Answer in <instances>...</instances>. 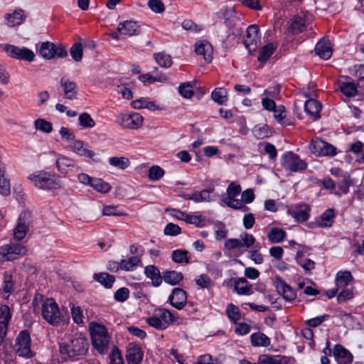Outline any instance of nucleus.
Masks as SVG:
<instances>
[{"label": "nucleus", "instance_id": "obj_1", "mask_svg": "<svg viewBox=\"0 0 364 364\" xmlns=\"http://www.w3.org/2000/svg\"><path fill=\"white\" fill-rule=\"evenodd\" d=\"M88 348L89 343L85 337L78 336L68 343H60L59 352L63 360H75L85 356Z\"/></svg>", "mask_w": 364, "mask_h": 364}, {"label": "nucleus", "instance_id": "obj_2", "mask_svg": "<svg viewBox=\"0 0 364 364\" xmlns=\"http://www.w3.org/2000/svg\"><path fill=\"white\" fill-rule=\"evenodd\" d=\"M33 185L42 190H56L62 188L61 181L54 174L43 171H38L28 176Z\"/></svg>", "mask_w": 364, "mask_h": 364}, {"label": "nucleus", "instance_id": "obj_3", "mask_svg": "<svg viewBox=\"0 0 364 364\" xmlns=\"http://www.w3.org/2000/svg\"><path fill=\"white\" fill-rule=\"evenodd\" d=\"M90 332L93 347L100 353L105 354L108 351L109 336L107 328L99 323H92Z\"/></svg>", "mask_w": 364, "mask_h": 364}, {"label": "nucleus", "instance_id": "obj_4", "mask_svg": "<svg viewBox=\"0 0 364 364\" xmlns=\"http://www.w3.org/2000/svg\"><path fill=\"white\" fill-rule=\"evenodd\" d=\"M41 314L43 318L50 325H58L61 319L58 305L53 298L46 299L42 304Z\"/></svg>", "mask_w": 364, "mask_h": 364}, {"label": "nucleus", "instance_id": "obj_5", "mask_svg": "<svg viewBox=\"0 0 364 364\" xmlns=\"http://www.w3.org/2000/svg\"><path fill=\"white\" fill-rule=\"evenodd\" d=\"M31 339L28 330H23L19 332L15 340L16 352L18 356L31 358L34 353L31 349Z\"/></svg>", "mask_w": 364, "mask_h": 364}, {"label": "nucleus", "instance_id": "obj_6", "mask_svg": "<svg viewBox=\"0 0 364 364\" xmlns=\"http://www.w3.org/2000/svg\"><path fill=\"white\" fill-rule=\"evenodd\" d=\"M27 249L19 243L6 244L0 247V262L5 261H13L19 256L26 254Z\"/></svg>", "mask_w": 364, "mask_h": 364}, {"label": "nucleus", "instance_id": "obj_7", "mask_svg": "<svg viewBox=\"0 0 364 364\" xmlns=\"http://www.w3.org/2000/svg\"><path fill=\"white\" fill-rule=\"evenodd\" d=\"M4 50L10 57L17 60L31 62L35 58L34 53L27 48H19L14 45L6 44Z\"/></svg>", "mask_w": 364, "mask_h": 364}, {"label": "nucleus", "instance_id": "obj_8", "mask_svg": "<svg viewBox=\"0 0 364 364\" xmlns=\"http://www.w3.org/2000/svg\"><path fill=\"white\" fill-rule=\"evenodd\" d=\"M282 165L285 168L293 172L305 170L307 167V164L291 151L284 154Z\"/></svg>", "mask_w": 364, "mask_h": 364}, {"label": "nucleus", "instance_id": "obj_9", "mask_svg": "<svg viewBox=\"0 0 364 364\" xmlns=\"http://www.w3.org/2000/svg\"><path fill=\"white\" fill-rule=\"evenodd\" d=\"M259 31V27L256 24L251 25L247 28L244 44L250 53L256 50L258 46L260 44Z\"/></svg>", "mask_w": 364, "mask_h": 364}, {"label": "nucleus", "instance_id": "obj_10", "mask_svg": "<svg viewBox=\"0 0 364 364\" xmlns=\"http://www.w3.org/2000/svg\"><path fill=\"white\" fill-rule=\"evenodd\" d=\"M311 208L306 203H299L287 210V214L297 222L304 223L309 218Z\"/></svg>", "mask_w": 364, "mask_h": 364}, {"label": "nucleus", "instance_id": "obj_11", "mask_svg": "<svg viewBox=\"0 0 364 364\" xmlns=\"http://www.w3.org/2000/svg\"><path fill=\"white\" fill-rule=\"evenodd\" d=\"M30 214L23 212L20 214L17 225L14 230V238L17 240L23 239L27 233L29 226Z\"/></svg>", "mask_w": 364, "mask_h": 364}, {"label": "nucleus", "instance_id": "obj_12", "mask_svg": "<svg viewBox=\"0 0 364 364\" xmlns=\"http://www.w3.org/2000/svg\"><path fill=\"white\" fill-rule=\"evenodd\" d=\"M311 149L317 155L334 156L336 154V147L321 139L313 141L311 144Z\"/></svg>", "mask_w": 364, "mask_h": 364}, {"label": "nucleus", "instance_id": "obj_13", "mask_svg": "<svg viewBox=\"0 0 364 364\" xmlns=\"http://www.w3.org/2000/svg\"><path fill=\"white\" fill-rule=\"evenodd\" d=\"M143 357L144 352L139 345L134 343H129L126 352V359L128 364H140Z\"/></svg>", "mask_w": 364, "mask_h": 364}, {"label": "nucleus", "instance_id": "obj_14", "mask_svg": "<svg viewBox=\"0 0 364 364\" xmlns=\"http://www.w3.org/2000/svg\"><path fill=\"white\" fill-rule=\"evenodd\" d=\"M168 301L174 308L182 309L187 304L186 292L181 288H174L168 296Z\"/></svg>", "mask_w": 364, "mask_h": 364}, {"label": "nucleus", "instance_id": "obj_15", "mask_svg": "<svg viewBox=\"0 0 364 364\" xmlns=\"http://www.w3.org/2000/svg\"><path fill=\"white\" fill-rule=\"evenodd\" d=\"M11 318L10 309L6 305L0 307V343L4 340L8 330V325Z\"/></svg>", "mask_w": 364, "mask_h": 364}, {"label": "nucleus", "instance_id": "obj_16", "mask_svg": "<svg viewBox=\"0 0 364 364\" xmlns=\"http://www.w3.org/2000/svg\"><path fill=\"white\" fill-rule=\"evenodd\" d=\"M333 355L338 364H350L353 361L350 352L340 344L334 346Z\"/></svg>", "mask_w": 364, "mask_h": 364}, {"label": "nucleus", "instance_id": "obj_17", "mask_svg": "<svg viewBox=\"0 0 364 364\" xmlns=\"http://www.w3.org/2000/svg\"><path fill=\"white\" fill-rule=\"evenodd\" d=\"M117 31L122 35L132 36L139 35L141 28L136 21L130 20L120 22L118 24Z\"/></svg>", "mask_w": 364, "mask_h": 364}, {"label": "nucleus", "instance_id": "obj_18", "mask_svg": "<svg viewBox=\"0 0 364 364\" xmlns=\"http://www.w3.org/2000/svg\"><path fill=\"white\" fill-rule=\"evenodd\" d=\"M274 286L277 289V291L282 294L284 299L287 301H293L296 294L293 289L288 285L283 279L279 277H277L274 282Z\"/></svg>", "mask_w": 364, "mask_h": 364}, {"label": "nucleus", "instance_id": "obj_19", "mask_svg": "<svg viewBox=\"0 0 364 364\" xmlns=\"http://www.w3.org/2000/svg\"><path fill=\"white\" fill-rule=\"evenodd\" d=\"M195 52L198 55H203V58L206 62H211L213 59V47L208 41H202L196 43Z\"/></svg>", "mask_w": 364, "mask_h": 364}, {"label": "nucleus", "instance_id": "obj_20", "mask_svg": "<svg viewBox=\"0 0 364 364\" xmlns=\"http://www.w3.org/2000/svg\"><path fill=\"white\" fill-rule=\"evenodd\" d=\"M335 217V210L333 208L326 210L320 217L315 220V226L317 228H329L332 226L333 218Z\"/></svg>", "mask_w": 364, "mask_h": 364}, {"label": "nucleus", "instance_id": "obj_21", "mask_svg": "<svg viewBox=\"0 0 364 364\" xmlns=\"http://www.w3.org/2000/svg\"><path fill=\"white\" fill-rule=\"evenodd\" d=\"M315 53L323 60L329 59L332 55V48L328 40L323 38L315 46Z\"/></svg>", "mask_w": 364, "mask_h": 364}, {"label": "nucleus", "instance_id": "obj_22", "mask_svg": "<svg viewBox=\"0 0 364 364\" xmlns=\"http://www.w3.org/2000/svg\"><path fill=\"white\" fill-rule=\"evenodd\" d=\"M338 86L342 93L346 97H354L357 94V86L354 82L350 81L349 77L346 76L343 80H340Z\"/></svg>", "mask_w": 364, "mask_h": 364}, {"label": "nucleus", "instance_id": "obj_23", "mask_svg": "<svg viewBox=\"0 0 364 364\" xmlns=\"http://www.w3.org/2000/svg\"><path fill=\"white\" fill-rule=\"evenodd\" d=\"M144 274L147 278L151 279L154 287H158L162 283V274L158 267L154 265H148L144 268Z\"/></svg>", "mask_w": 364, "mask_h": 364}, {"label": "nucleus", "instance_id": "obj_24", "mask_svg": "<svg viewBox=\"0 0 364 364\" xmlns=\"http://www.w3.org/2000/svg\"><path fill=\"white\" fill-rule=\"evenodd\" d=\"M60 85L63 88L65 96L67 99L73 100L77 97L76 83L70 81L65 77L60 79Z\"/></svg>", "mask_w": 364, "mask_h": 364}, {"label": "nucleus", "instance_id": "obj_25", "mask_svg": "<svg viewBox=\"0 0 364 364\" xmlns=\"http://www.w3.org/2000/svg\"><path fill=\"white\" fill-rule=\"evenodd\" d=\"M26 18L24 11L22 9H16L12 14H7L5 16L6 25L15 26L20 25Z\"/></svg>", "mask_w": 364, "mask_h": 364}, {"label": "nucleus", "instance_id": "obj_26", "mask_svg": "<svg viewBox=\"0 0 364 364\" xmlns=\"http://www.w3.org/2000/svg\"><path fill=\"white\" fill-rule=\"evenodd\" d=\"M304 109L307 114L314 117V119L320 118L319 113L321 110V105L314 99L308 100L304 105Z\"/></svg>", "mask_w": 364, "mask_h": 364}, {"label": "nucleus", "instance_id": "obj_27", "mask_svg": "<svg viewBox=\"0 0 364 364\" xmlns=\"http://www.w3.org/2000/svg\"><path fill=\"white\" fill-rule=\"evenodd\" d=\"M183 279L181 272L174 270H166L162 272V281L172 286L178 284Z\"/></svg>", "mask_w": 364, "mask_h": 364}, {"label": "nucleus", "instance_id": "obj_28", "mask_svg": "<svg viewBox=\"0 0 364 364\" xmlns=\"http://www.w3.org/2000/svg\"><path fill=\"white\" fill-rule=\"evenodd\" d=\"M93 279L99 282L106 289H110L115 282L114 276L107 272H99L93 274Z\"/></svg>", "mask_w": 364, "mask_h": 364}, {"label": "nucleus", "instance_id": "obj_29", "mask_svg": "<svg viewBox=\"0 0 364 364\" xmlns=\"http://www.w3.org/2000/svg\"><path fill=\"white\" fill-rule=\"evenodd\" d=\"M15 281L14 279L13 273L11 271H6L3 274V283L1 289L4 293L9 295L15 290Z\"/></svg>", "mask_w": 364, "mask_h": 364}, {"label": "nucleus", "instance_id": "obj_30", "mask_svg": "<svg viewBox=\"0 0 364 364\" xmlns=\"http://www.w3.org/2000/svg\"><path fill=\"white\" fill-rule=\"evenodd\" d=\"M234 289L238 294L250 295L252 293V285L243 277L235 280Z\"/></svg>", "mask_w": 364, "mask_h": 364}, {"label": "nucleus", "instance_id": "obj_31", "mask_svg": "<svg viewBox=\"0 0 364 364\" xmlns=\"http://www.w3.org/2000/svg\"><path fill=\"white\" fill-rule=\"evenodd\" d=\"M5 173L4 165L0 162V194L7 196L11 193V184L10 181L5 177Z\"/></svg>", "mask_w": 364, "mask_h": 364}, {"label": "nucleus", "instance_id": "obj_32", "mask_svg": "<svg viewBox=\"0 0 364 364\" xmlns=\"http://www.w3.org/2000/svg\"><path fill=\"white\" fill-rule=\"evenodd\" d=\"M285 230L281 228L273 227L267 233V238L271 243H280L286 237Z\"/></svg>", "mask_w": 364, "mask_h": 364}, {"label": "nucleus", "instance_id": "obj_33", "mask_svg": "<svg viewBox=\"0 0 364 364\" xmlns=\"http://www.w3.org/2000/svg\"><path fill=\"white\" fill-rule=\"evenodd\" d=\"M154 314L162 323H166V328L169 324L176 322L178 319V317L175 316L173 313L164 308L156 309Z\"/></svg>", "mask_w": 364, "mask_h": 364}, {"label": "nucleus", "instance_id": "obj_34", "mask_svg": "<svg viewBox=\"0 0 364 364\" xmlns=\"http://www.w3.org/2000/svg\"><path fill=\"white\" fill-rule=\"evenodd\" d=\"M143 119V117L139 113L131 114L124 119L125 127L132 129H138L142 125Z\"/></svg>", "mask_w": 364, "mask_h": 364}, {"label": "nucleus", "instance_id": "obj_35", "mask_svg": "<svg viewBox=\"0 0 364 364\" xmlns=\"http://www.w3.org/2000/svg\"><path fill=\"white\" fill-rule=\"evenodd\" d=\"M250 338L253 346L267 347L270 344V339L262 332L254 333Z\"/></svg>", "mask_w": 364, "mask_h": 364}, {"label": "nucleus", "instance_id": "obj_36", "mask_svg": "<svg viewBox=\"0 0 364 364\" xmlns=\"http://www.w3.org/2000/svg\"><path fill=\"white\" fill-rule=\"evenodd\" d=\"M353 184V181L350 176H344L341 181L336 182V189L334 193L341 196L347 194L349 192V187Z\"/></svg>", "mask_w": 364, "mask_h": 364}, {"label": "nucleus", "instance_id": "obj_37", "mask_svg": "<svg viewBox=\"0 0 364 364\" xmlns=\"http://www.w3.org/2000/svg\"><path fill=\"white\" fill-rule=\"evenodd\" d=\"M154 58L161 68H168L173 64L171 56L164 51L155 53Z\"/></svg>", "mask_w": 364, "mask_h": 364}, {"label": "nucleus", "instance_id": "obj_38", "mask_svg": "<svg viewBox=\"0 0 364 364\" xmlns=\"http://www.w3.org/2000/svg\"><path fill=\"white\" fill-rule=\"evenodd\" d=\"M253 135L259 139L269 137L272 135V129L267 124L256 125L252 129Z\"/></svg>", "mask_w": 364, "mask_h": 364}, {"label": "nucleus", "instance_id": "obj_39", "mask_svg": "<svg viewBox=\"0 0 364 364\" xmlns=\"http://www.w3.org/2000/svg\"><path fill=\"white\" fill-rule=\"evenodd\" d=\"M55 44L49 41L43 42L41 45L39 53L41 55L48 60L55 57Z\"/></svg>", "mask_w": 364, "mask_h": 364}, {"label": "nucleus", "instance_id": "obj_40", "mask_svg": "<svg viewBox=\"0 0 364 364\" xmlns=\"http://www.w3.org/2000/svg\"><path fill=\"white\" fill-rule=\"evenodd\" d=\"M277 46L272 43L264 46L259 50L257 60L261 63H265L276 50Z\"/></svg>", "mask_w": 364, "mask_h": 364}, {"label": "nucleus", "instance_id": "obj_41", "mask_svg": "<svg viewBox=\"0 0 364 364\" xmlns=\"http://www.w3.org/2000/svg\"><path fill=\"white\" fill-rule=\"evenodd\" d=\"M353 279L351 273L349 271H340L336 277V284L338 288L346 287Z\"/></svg>", "mask_w": 364, "mask_h": 364}, {"label": "nucleus", "instance_id": "obj_42", "mask_svg": "<svg viewBox=\"0 0 364 364\" xmlns=\"http://www.w3.org/2000/svg\"><path fill=\"white\" fill-rule=\"evenodd\" d=\"M172 260L176 263H189V252L185 250H176L171 255Z\"/></svg>", "mask_w": 364, "mask_h": 364}, {"label": "nucleus", "instance_id": "obj_43", "mask_svg": "<svg viewBox=\"0 0 364 364\" xmlns=\"http://www.w3.org/2000/svg\"><path fill=\"white\" fill-rule=\"evenodd\" d=\"M226 314L228 318L234 323H237L241 318V313L239 308L233 304H228Z\"/></svg>", "mask_w": 364, "mask_h": 364}, {"label": "nucleus", "instance_id": "obj_44", "mask_svg": "<svg viewBox=\"0 0 364 364\" xmlns=\"http://www.w3.org/2000/svg\"><path fill=\"white\" fill-rule=\"evenodd\" d=\"M213 191V188H207L201 191L193 192V201L196 203L210 202L211 200L210 193Z\"/></svg>", "mask_w": 364, "mask_h": 364}, {"label": "nucleus", "instance_id": "obj_45", "mask_svg": "<svg viewBox=\"0 0 364 364\" xmlns=\"http://www.w3.org/2000/svg\"><path fill=\"white\" fill-rule=\"evenodd\" d=\"M306 27L305 19L299 16L294 17L292 23L291 24V31L293 33L297 34L302 32Z\"/></svg>", "mask_w": 364, "mask_h": 364}, {"label": "nucleus", "instance_id": "obj_46", "mask_svg": "<svg viewBox=\"0 0 364 364\" xmlns=\"http://www.w3.org/2000/svg\"><path fill=\"white\" fill-rule=\"evenodd\" d=\"M141 263V259L137 256L131 257L129 259L120 261L121 269L132 271Z\"/></svg>", "mask_w": 364, "mask_h": 364}, {"label": "nucleus", "instance_id": "obj_47", "mask_svg": "<svg viewBox=\"0 0 364 364\" xmlns=\"http://www.w3.org/2000/svg\"><path fill=\"white\" fill-rule=\"evenodd\" d=\"M90 186L92 187L97 191L102 193H108L111 189V186L108 183H107V182L104 181L102 179L98 178H95L92 180V184Z\"/></svg>", "mask_w": 364, "mask_h": 364}, {"label": "nucleus", "instance_id": "obj_48", "mask_svg": "<svg viewBox=\"0 0 364 364\" xmlns=\"http://www.w3.org/2000/svg\"><path fill=\"white\" fill-rule=\"evenodd\" d=\"M228 92L223 87L215 88L212 94V99L218 105H223L227 100Z\"/></svg>", "mask_w": 364, "mask_h": 364}, {"label": "nucleus", "instance_id": "obj_49", "mask_svg": "<svg viewBox=\"0 0 364 364\" xmlns=\"http://www.w3.org/2000/svg\"><path fill=\"white\" fill-rule=\"evenodd\" d=\"M109 163L111 166L119 168L120 169L124 170L129 166V160L127 157H110L109 159Z\"/></svg>", "mask_w": 364, "mask_h": 364}, {"label": "nucleus", "instance_id": "obj_50", "mask_svg": "<svg viewBox=\"0 0 364 364\" xmlns=\"http://www.w3.org/2000/svg\"><path fill=\"white\" fill-rule=\"evenodd\" d=\"M139 80L144 83H153L154 82H164L167 80L166 75L161 74L157 76H153L149 73L141 75L138 77Z\"/></svg>", "mask_w": 364, "mask_h": 364}, {"label": "nucleus", "instance_id": "obj_51", "mask_svg": "<svg viewBox=\"0 0 364 364\" xmlns=\"http://www.w3.org/2000/svg\"><path fill=\"white\" fill-rule=\"evenodd\" d=\"M79 124L84 129L92 128L95 125L94 119L91 117L90 114L87 112H83L79 116Z\"/></svg>", "mask_w": 364, "mask_h": 364}, {"label": "nucleus", "instance_id": "obj_52", "mask_svg": "<svg viewBox=\"0 0 364 364\" xmlns=\"http://www.w3.org/2000/svg\"><path fill=\"white\" fill-rule=\"evenodd\" d=\"M82 45L79 42L74 43L70 50L73 59L76 62L81 61L82 58Z\"/></svg>", "mask_w": 364, "mask_h": 364}, {"label": "nucleus", "instance_id": "obj_53", "mask_svg": "<svg viewBox=\"0 0 364 364\" xmlns=\"http://www.w3.org/2000/svg\"><path fill=\"white\" fill-rule=\"evenodd\" d=\"M165 173L164 170L159 166H152L149 170V178L151 181H158L161 179Z\"/></svg>", "mask_w": 364, "mask_h": 364}, {"label": "nucleus", "instance_id": "obj_54", "mask_svg": "<svg viewBox=\"0 0 364 364\" xmlns=\"http://www.w3.org/2000/svg\"><path fill=\"white\" fill-rule=\"evenodd\" d=\"M34 127L36 129L46 133H50L53 129L52 124L43 119H38L35 120Z\"/></svg>", "mask_w": 364, "mask_h": 364}, {"label": "nucleus", "instance_id": "obj_55", "mask_svg": "<svg viewBox=\"0 0 364 364\" xmlns=\"http://www.w3.org/2000/svg\"><path fill=\"white\" fill-rule=\"evenodd\" d=\"M227 196L225 198L231 199L235 198L241 193V186L235 182H231L226 190Z\"/></svg>", "mask_w": 364, "mask_h": 364}, {"label": "nucleus", "instance_id": "obj_56", "mask_svg": "<svg viewBox=\"0 0 364 364\" xmlns=\"http://www.w3.org/2000/svg\"><path fill=\"white\" fill-rule=\"evenodd\" d=\"M109 360L110 364H124L122 353L117 346L112 348L109 354Z\"/></svg>", "mask_w": 364, "mask_h": 364}, {"label": "nucleus", "instance_id": "obj_57", "mask_svg": "<svg viewBox=\"0 0 364 364\" xmlns=\"http://www.w3.org/2000/svg\"><path fill=\"white\" fill-rule=\"evenodd\" d=\"M242 247H245L247 249L250 248L255 243V237L247 232H242L240 234V239Z\"/></svg>", "mask_w": 364, "mask_h": 364}, {"label": "nucleus", "instance_id": "obj_58", "mask_svg": "<svg viewBox=\"0 0 364 364\" xmlns=\"http://www.w3.org/2000/svg\"><path fill=\"white\" fill-rule=\"evenodd\" d=\"M147 6L153 12L156 14H161L165 10V6L161 0H149Z\"/></svg>", "mask_w": 364, "mask_h": 364}, {"label": "nucleus", "instance_id": "obj_59", "mask_svg": "<svg viewBox=\"0 0 364 364\" xmlns=\"http://www.w3.org/2000/svg\"><path fill=\"white\" fill-rule=\"evenodd\" d=\"M146 322L150 326L158 330H164L166 328V323H162L155 314L152 316L149 317L146 319Z\"/></svg>", "mask_w": 364, "mask_h": 364}, {"label": "nucleus", "instance_id": "obj_60", "mask_svg": "<svg viewBox=\"0 0 364 364\" xmlns=\"http://www.w3.org/2000/svg\"><path fill=\"white\" fill-rule=\"evenodd\" d=\"M129 296V290L127 287H122L117 289L114 294V298L117 301L124 302Z\"/></svg>", "mask_w": 364, "mask_h": 364}, {"label": "nucleus", "instance_id": "obj_61", "mask_svg": "<svg viewBox=\"0 0 364 364\" xmlns=\"http://www.w3.org/2000/svg\"><path fill=\"white\" fill-rule=\"evenodd\" d=\"M278 355L262 354L258 357V364H277Z\"/></svg>", "mask_w": 364, "mask_h": 364}, {"label": "nucleus", "instance_id": "obj_62", "mask_svg": "<svg viewBox=\"0 0 364 364\" xmlns=\"http://www.w3.org/2000/svg\"><path fill=\"white\" fill-rule=\"evenodd\" d=\"M73 166V161L68 157L62 156L60 157L56 161V166L58 169L60 171H63L65 170V168Z\"/></svg>", "mask_w": 364, "mask_h": 364}, {"label": "nucleus", "instance_id": "obj_63", "mask_svg": "<svg viewBox=\"0 0 364 364\" xmlns=\"http://www.w3.org/2000/svg\"><path fill=\"white\" fill-rule=\"evenodd\" d=\"M71 314L75 323L80 324L83 322L82 311L80 306L73 305L71 307Z\"/></svg>", "mask_w": 364, "mask_h": 364}, {"label": "nucleus", "instance_id": "obj_64", "mask_svg": "<svg viewBox=\"0 0 364 364\" xmlns=\"http://www.w3.org/2000/svg\"><path fill=\"white\" fill-rule=\"evenodd\" d=\"M178 91L185 98H191L193 95V87L189 82L181 84L178 87Z\"/></svg>", "mask_w": 364, "mask_h": 364}]
</instances>
